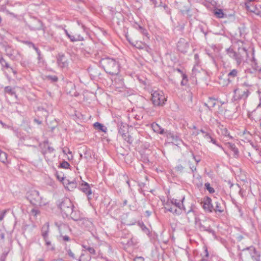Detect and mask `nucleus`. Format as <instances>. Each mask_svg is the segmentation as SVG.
Segmentation results:
<instances>
[{
    "instance_id": "nucleus-1",
    "label": "nucleus",
    "mask_w": 261,
    "mask_h": 261,
    "mask_svg": "<svg viewBox=\"0 0 261 261\" xmlns=\"http://www.w3.org/2000/svg\"><path fill=\"white\" fill-rule=\"evenodd\" d=\"M99 63L105 71L110 74L116 75L119 72L120 63L115 59L110 58H103L101 59Z\"/></svg>"
},
{
    "instance_id": "nucleus-2",
    "label": "nucleus",
    "mask_w": 261,
    "mask_h": 261,
    "mask_svg": "<svg viewBox=\"0 0 261 261\" xmlns=\"http://www.w3.org/2000/svg\"><path fill=\"white\" fill-rule=\"evenodd\" d=\"M238 46L237 51L236 62L240 65L242 62L247 60L248 58V53L246 47L244 45V42L239 40L236 42Z\"/></svg>"
},
{
    "instance_id": "nucleus-3",
    "label": "nucleus",
    "mask_w": 261,
    "mask_h": 261,
    "mask_svg": "<svg viewBox=\"0 0 261 261\" xmlns=\"http://www.w3.org/2000/svg\"><path fill=\"white\" fill-rule=\"evenodd\" d=\"M151 100L154 107H162L165 104L167 99L162 91L153 90Z\"/></svg>"
},
{
    "instance_id": "nucleus-4",
    "label": "nucleus",
    "mask_w": 261,
    "mask_h": 261,
    "mask_svg": "<svg viewBox=\"0 0 261 261\" xmlns=\"http://www.w3.org/2000/svg\"><path fill=\"white\" fill-rule=\"evenodd\" d=\"M28 199L34 205L41 206L46 204V202L40 195L39 192L36 190L31 191L28 195Z\"/></svg>"
},
{
    "instance_id": "nucleus-5",
    "label": "nucleus",
    "mask_w": 261,
    "mask_h": 261,
    "mask_svg": "<svg viewBox=\"0 0 261 261\" xmlns=\"http://www.w3.org/2000/svg\"><path fill=\"white\" fill-rule=\"evenodd\" d=\"M59 206L62 212L67 217L69 216V214L72 213V209L74 208L72 202L68 198H63L59 203Z\"/></svg>"
},
{
    "instance_id": "nucleus-6",
    "label": "nucleus",
    "mask_w": 261,
    "mask_h": 261,
    "mask_svg": "<svg viewBox=\"0 0 261 261\" xmlns=\"http://www.w3.org/2000/svg\"><path fill=\"white\" fill-rule=\"evenodd\" d=\"M184 198L182 199V201L178 200L175 199H172L171 200V203L172 205L176 207V208H182V211L184 210L185 212L187 215V218L188 219V221L190 222V217H192L195 216V212L193 210V209L190 207V209L187 211L185 207H184L182 201L184 200Z\"/></svg>"
},
{
    "instance_id": "nucleus-7",
    "label": "nucleus",
    "mask_w": 261,
    "mask_h": 261,
    "mask_svg": "<svg viewBox=\"0 0 261 261\" xmlns=\"http://www.w3.org/2000/svg\"><path fill=\"white\" fill-rule=\"evenodd\" d=\"M233 93L234 95L233 96V99L234 100H239L241 99L246 100L250 94L248 89L243 90L241 88H237L234 89Z\"/></svg>"
},
{
    "instance_id": "nucleus-8",
    "label": "nucleus",
    "mask_w": 261,
    "mask_h": 261,
    "mask_svg": "<svg viewBox=\"0 0 261 261\" xmlns=\"http://www.w3.org/2000/svg\"><path fill=\"white\" fill-rule=\"evenodd\" d=\"M248 250L253 261H260V252L257 251L254 247L251 246L246 247L242 251Z\"/></svg>"
},
{
    "instance_id": "nucleus-9",
    "label": "nucleus",
    "mask_w": 261,
    "mask_h": 261,
    "mask_svg": "<svg viewBox=\"0 0 261 261\" xmlns=\"http://www.w3.org/2000/svg\"><path fill=\"white\" fill-rule=\"evenodd\" d=\"M239 72V70L237 69L230 70L227 73V79L223 81V83H222L223 86H227L234 81L236 78L238 77Z\"/></svg>"
},
{
    "instance_id": "nucleus-10",
    "label": "nucleus",
    "mask_w": 261,
    "mask_h": 261,
    "mask_svg": "<svg viewBox=\"0 0 261 261\" xmlns=\"http://www.w3.org/2000/svg\"><path fill=\"white\" fill-rule=\"evenodd\" d=\"M166 135L169 141L175 145L178 146L183 143L182 140L177 135L174 134L171 132L166 131Z\"/></svg>"
},
{
    "instance_id": "nucleus-11",
    "label": "nucleus",
    "mask_w": 261,
    "mask_h": 261,
    "mask_svg": "<svg viewBox=\"0 0 261 261\" xmlns=\"http://www.w3.org/2000/svg\"><path fill=\"white\" fill-rule=\"evenodd\" d=\"M202 203V207L205 211L208 213H212L214 211V206L212 203V199L209 197L204 198Z\"/></svg>"
},
{
    "instance_id": "nucleus-12",
    "label": "nucleus",
    "mask_w": 261,
    "mask_h": 261,
    "mask_svg": "<svg viewBox=\"0 0 261 261\" xmlns=\"http://www.w3.org/2000/svg\"><path fill=\"white\" fill-rule=\"evenodd\" d=\"M189 47L188 42L184 38H180L177 42V48L181 53H187Z\"/></svg>"
},
{
    "instance_id": "nucleus-13",
    "label": "nucleus",
    "mask_w": 261,
    "mask_h": 261,
    "mask_svg": "<svg viewBox=\"0 0 261 261\" xmlns=\"http://www.w3.org/2000/svg\"><path fill=\"white\" fill-rule=\"evenodd\" d=\"M245 8L247 11H249L252 13H254L255 15L261 17V11L260 7L255 6H252L250 3H245Z\"/></svg>"
},
{
    "instance_id": "nucleus-14",
    "label": "nucleus",
    "mask_w": 261,
    "mask_h": 261,
    "mask_svg": "<svg viewBox=\"0 0 261 261\" xmlns=\"http://www.w3.org/2000/svg\"><path fill=\"white\" fill-rule=\"evenodd\" d=\"M82 247L84 250L87 251L91 255H93L94 257H102L101 254L99 252L97 254L96 250L90 245L83 244L82 245Z\"/></svg>"
},
{
    "instance_id": "nucleus-15",
    "label": "nucleus",
    "mask_w": 261,
    "mask_h": 261,
    "mask_svg": "<svg viewBox=\"0 0 261 261\" xmlns=\"http://www.w3.org/2000/svg\"><path fill=\"white\" fill-rule=\"evenodd\" d=\"M80 189L89 197L92 194L90 185L87 182L83 181L80 186Z\"/></svg>"
},
{
    "instance_id": "nucleus-16",
    "label": "nucleus",
    "mask_w": 261,
    "mask_h": 261,
    "mask_svg": "<svg viewBox=\"0 0 261 261\" xmlns=\"http://www.w3.org/2000/svg\"><path fill=\"white\" fill-rule=\"evenodd\" d=\"M78 224L88 229H90L93 227V223L91 220L86 218H82L78 222Z\"/></svg>"
},
{
    "instance_id": "nucleus-17",
    "label": "nucleus",
    "mask_w": 261,
    "mask_h": 261,
    "mask_svg": "<svg viewBox=\"0 0 261 261\" xmlns=\"http://www.w3.org/2000/svg\"><path fill=\"white\" fill-rule=\"evenodd\" d=\"M224 205L223 201L221 200H217L215 202V207H214V211L215 213H222L224 211Z\"/></svg>"
},
{
    "instance_id": "nucleus-18",
    "label": "nucleus",
    "mask_w": 261,
    "mask_h": 261,
    "mask_svg": "<svg viewBox=\"0 0 261 261\" xmlns=\"http://www.w3.org/2000/svg\"><path fill=\"white\" fill-rule=\"evenodd\" d=\"M48 141H44L43 143V148L42 149V152L44 156L46 157V154L48 153H52L54 152L55 149L53 147L49 146L48 145Z\"/></svg>"
},
{
    "instance_id": "nucleus-19",
    "label": "nucleus",
    "mask_w": 261,
    "mask_h": 261,
    "mask_svg": "<svg viewBox=\"0 0 261 261\" xmlns=\"http://www.w3.org/2000/svg\"><path fill=\"white\" fill-rule=\"evenodd\" d=\"M57 63L58 66L61 68L66 67L68 63L64 55L59 56L57 59Z\"/></svg>"
},
{
    "instance_id": "nucleus-20",
    "label": "nucleus",
    "mask_w": 261,
    "mask_h": 261,
    "mask_svg": "<svg viewBox=\"0 0 261 261\" xmlns=\"http://www.w3.org/2000/svg\"><path fill=\"white\" fill-rule=\"evenodd\" d=\"M36 25H29L30 29L32 31L41 30H42L44 32V27L42 22L39 20H36Z\"/></svg>"
},
{
    "instance_id": "nucleus-21",
    "label": "nucleus",
    "mask_w": 261,
    "mask_h": 261,
    "mask_svg": "<svg viewBox=\"0 0 261 261\" xmlns=\"http://www.w3.org/2000/svg\"><path fill=\"white\" fill-rule=\"evenodd\" d=\"M65 33L66 34V36L70 39V41L72 42H75V41H83L84 38L83 36L79 35L76 37L74 36L71 35V34H69V33L68 32L67 30H64Z\"/></svg>"
},
{
    "instance_id": "nucleus-22",
    "label": "nucleus",
    "mask_w": 261,
    "mask_h": 261,
    "mask_svg": "<svg viewBox=\"0 0 261 261\" xmlns=\"http://www.w3.org/2000/svg\"><path fill=\"white\" fill-rule=\"evenodd\" d=\"M69 216H70L72 220L75 221H78V222L82 218L81 217L80 212L78 211L74 210V208L72 209V213L69 214Z\"/></svg>"
},
{
    "instance_id": "nucleus-23",
    "label": "nucleus",
    "mask_w": 261,
    "mask_h": 261,
    "mask_svg": "<svg viewBox=\"0 0 261 261\" xmlns=\"http://www.w3.org/2000/svg\"><path fill=\"white\" fill-rule=\"evenodd\" d=\"M132 45L138 49H145L147 51L150 49L148 46L141 41H136L135 43H132Z\"/></svg>"
},
{
    "instance_id": "nucleus-24",
    "label": "nucleus",
    "mask_w": 261,
    "mask_h": 261,
    "mask_svg": "<svg viewBox=\"0 0 261 261\" xmlns=\"http://www.w3.org/2000/svg\"><path fill=\"white\" fill-rule=\"evenodd\" d=\"M151 127L154 132L159 133L160 134H166V131L162 128L158 124L156 123H153L151 124Z\"/></svg>"
},
{
    "instance_id": "nucleus-25",
    "label": "nucleus",
    "mask_w": 261,
    "mask_h": 261,
    "mask_svg": "<svg viewBox=\"0 0 261 261\" xmlns=\"http://www.w3.org/2000/svg\"><path fill=\"white\" fill-rule=\"evenodd\" d=\"M201 70V69L198 66H195L192 69V76L197 79L199 77Z\"/></svg>"
},
{
    "instance_id": "nucleus-26",
    "label": "nucleus",
    "mask_w": 261,
    "mask_h": 261,
    "mask_svg": "<svg viewBox=\"0 0 261 261\" xmlns=\"http://www.w3.org/2000/svg\"><path fill=\"white\" fill-rule=\"evenodd\" d=\"M93 126L96 129H97L102 132L106 133L107 130V127L98 122H95L93 124Z\"/></svg>"
},
{
    "instance_id": "nucleus-27",
    "label": "nucleus",
    "mask_w": 261,
    "mask_h": 261,
    "mask_svg": "<svg viewBox=\"0 0 261 261\" xmlns=\"http://www.w3.org/2000/svg\"><path fill=\"white\" fill-rule=\"evenodd\" d=\"M168 211L174 214L179 215L182 213V208H176V206L171 204V207L168 209Z\"/></svg>"
},
{
    "instance_id": "nucleus-28",
    "label": "nucleus",
    "mask_w": 261,
    "mask_h": 261,
    "mask_svg": "<svg viewBox=\"0 0 261 261\" xmlns=\"http://www.w3.org/2000/svg\"><path fill=\"white\" fill-rule=\"evenodd\" d=\"M128 133V128L126 126L121 125L118 129V133L122 137H125V134Z\"/></svg>"
},
{
    "instance_id": "nucleus-29",
    "label": "nucleus",
    "mask_w": 261,
    "mask_h": 261,
    "mask_svg": "<svg viewBox=\"0 0 261 261\" xmlns=\"http://www.w3.org/2000/svg\"><path fill=\"white\" fill-rule=\"evenodd\" d=\"M199 228L201 230L205 231L208 232L210 233H212L213 235H215V231L211 228L210 226L206 227L202 224H199Z\"/></svg>"
},
{
    "instance_id": "nucleus-30",
    "label": "nucleus",
    "mask_w": 261,
    "mask_h": 261,
    "mask_svg": "<svg viewBox=\"0 0 261 261\" xmlns=\"http://www.w3.org/2000/svg\"><path fill=\"white\" fill-rule=\"evenodd\" d=\"M5 92L9 94V95H10L11 96L14 95L16 98H17V97L14 89L12 88L10 86H6L5 88Z\"/></svg>"
},
{
    "instance_id": "nucleus-31",
    "label": "nucleus",
    "mask_w": 261,
    "mask_h": 261,
    "mask_svg": "<svg viewBox=\"0 0 261 261\" xmlns=\"http://www.w3.org/2000/svg\"><path fill=\"white\" fill-rule=\"evenodd\" d=\"M226 51L227 55H228V56L234 59L236 61V57H237V52L236 51H234V50L230 47L227 48L226 49Z\"/></svg>"
},
{
    "instance_id": "nucleus-32",
    "label": "nucleus",
    "mask_w": 261,
    "mask_h": 261,
    "mask_svg": "<svg viewBox=\"0 0 261 261\" xmlns=\"http://www.w3.org/2000/svg\"><path fill=\"white\" fill-rule=\"evenodd\" d=\"M67 181H68V183L67 184L66 188H67V189H68V190L72 191L75 188H76V187L77 186V184L74 180L69 181L68 180Z\"/></svg>"
},
{
    "instance_id": "nucleus-33",
    "label": "nucleus",
    "mask_w": 261,
    "mask_h": 261,
    "mask_svg": "<svg viewBox=\"0 0 261 261\" xmlns=\"http://www.w3.org/2000/svg\"><path fill=\"white\" fill-rule=\"evenodd\" d=\"M124 141L127 142L128 144H131L134 141L133 137L130 135L128 133L125 134V137H122Z\"/></svg>"
},
{
    "instance_id": "nucleus-34",
    "label": "nucleus",
    "mask_w": 261,
    "mask_h": 261,
    "mask_svg": "<svg viewBox=\"0 0 261 261\" xmlns=\"http://www.w3.org/2000/svg\"><path fill=\"white\" fill-rule=\"evenodd\" d=\"M0 161L3 163L7 162V154L6 152L0 150Z\"/></svg>"
},
{
    "instance_id": "nucleus-35",
    "label": "nucleus",
    "mask_w": 261,
    "mask_h": 261,
    "mask_svg": "<svg viewBox=\"0 0 261 261\" xmlns=\"http://www.w3.org/2000/svg\"><path fill=\"white\" fill-rule=\"evenodd\" d=\"M45 79L54 83L58 81V77L56 75H47L45 76Z\"/></svg>"
},
{
    "instance_id": "nucleus-36",
    "label": "nucleus",
    "mask_w": 261,
    "mask_h": 261,
    "mask_svg": "<svg viewBox=\"0 0 261 261\" xmlns=\"http://www.w3.org/2000/svg\"><path fill=\"white\" fill-rule=\"evenodd\" d=\"M230 148L231 150L234 153V156L235 157H237L238 156L239 154V151L238 148H236L234 144H232L230 145Z\"/></svg>"
},
{
    "instance_id": "nucleus-37",
    "label": "nucleus",
    "mask_w": 261,
    "mask_h": 261,
    "mask_svg": "<svg viewBox=\"0 0 261 261\" xmlns=\"http://www.w3.org/2000/svg\"><path fill=\"white\" fill-rule=\"evenodd\" d=\"M215 15L218 18H223L224 17V13L221 9H217L215 11Z\"/></svg>"
},
{
    "instance_id": "nucleus-38",
    "label": "nucleus",
    "mask_w": 261,
    "mask_h": 261,
    "mask_svg": "<svg viewBox=\"0 0 261 261\" xmlns=\"http://www.w3.org/2000/svg\"><path fill=\"white\" fill-rule=\"evenodd\" d=\"M204 249V256H203L201 259L202 261H206L207 260V258L209 256L208 250L207 248V247L204 246L203 247Z\"/></svg>"
},
{
    "instance_id": "nucleus-39",
    "label": "nucleus",
    "mask_w": 261,
    "mask_h": 261,
    "mask_svg": "<svg viewBox=\"0 0 261 261\" xmlns=\"http://www.w3.org/2000/svg\"><path fill=\"white\" fill-rule=\"evenodd\" d=\"M205 189L210 192L211 194H213L215 192V190L213 188L211 187V185L208 182H206L204 185Z\"/></svg>"
},
{
    "instance_id": "nucleus-40",
    "label": "nucleus",
    "mask_w": 261,
    "mask_h": 261,
    "mask_svg": "<svg viewBox=\"0 0 261 261\" xmlns=\"http://www.w3.org/2000/svg\"><path fill=\"white\" fill-rule=\"evenodd\" d=\"M208 103L210 107V109H211L212 108L214 107L216 105L215 99L212 97H209L208 100Z\"/></svg>"
},
{
    "instance_id": "nucleus-41",
    "label": "nucleus",
    "mask_w": 261,
    "mask_h": 261,
    "mask_svg": "<svg viewBox=\"0 0 261 261\" xmlns=\"http://www.w3.org/2000/svg\"><path fill=\"white\" fill-rule=\"evenodd\" d=\"M252 67L255 70L258 71L259 69H261L259 68V67L257 65V64L256 62L255 59H254V57L252 58Z\"/></svg>"
},
{
    "instance_id": "nucleus-42",
    "label": "nucleus",
    "mask_w": 261,
    "mask_h": 261,
    "mask_svg": "<svg viewBox=\"0 0 261 261\" xmlns=\"http://www.w3.org/2000/svg\"><path fill=\"white\" fill-rule=\"evenodd\" d=\"M138 28L137 29L140 31V32L144 35L146 36H147L148 35V33H147V31L144 28H143L142 27H141V25H138Z\"/></svg>"
},
{
    "instance_id": "nucleus-43",
    "label": "nucleus",
    "mask_w": 261,
    "mask_h": 261,
    "mask_svg": "<svg viewBox=\"0 0 261 261\" xmlns=\"http://www.w3.org/2000/svg\"><path fill=\"white\" fill-rule=\"evenodd\" d=\"M159 6L163 7L167 13L170 14V9L167 5L163 4L162 2H161Z\"/></svg>"
},
{
    "instance_id": "nucleus-44",
    "label": "nucleus",
    "mask_w": 261,
    "mask_h": 261,
    "mask_svg": "<svg viewBox=\"0 0 261 261\" xmlns=\"http://www.w3.org/2000/svg\"><path fill=\"white\" fill-rule=\"evenodd\" d=\"M60 167L62 168L68 169L70 167V164L66 161H63L60 164Z\"/></svg>"
},
{
    "instance_id": "nucleus-45",
    "label": "nucleus",
    "mask_w": 261,
    "mask_h": 261,
    "mask_svg": "<svg viewBox=\"0 0 261 261\" xmlns=\"http://www.w3.org/2000/svg\"><path fill=\"white\" fill-rule=\"evenodd\" d=\"M28 44H30L31 46H32V47L36 50V51L37 52L38 55H39V56H40V54H41V52L40 51V50L38 49V48H37L35 45V44L32 43V42H28Z\"/></svg>"
},
{
    "instance_id": "nucleus-46",
    "label": "nucleus",
    "mask_w": 261,
    "mask_h": 261,
    "mask_svg": "<svg viewBox=\"0 0 261 261\" xmlns=\"http://www.w3.org/2000/svg\"><path fill=\"white\" fill-rule=\"evenodd\" d=\"M20 64L23 67H26L29 65L30 62L29 60L22 59L20 61Z\"/></svg>"
},
{
    "instance_id": "nucleus-47",
    "label": "nucleus",
    "mask_w": 261,
    "mask_h": 261,
    "mask_svg": "<svg viewBox=\"0 0 261 261\" xmlns=\"http://www.w3.org/2000/svg\"><path fill=\"white\" fill-rule=\"evenodd\" d=\"M185 167L180 165V164H179L178 165H177L175 167V169L176 171L177 172H179L180 173H181L184 169Z\"/></svg>"
},
{
    "instance_id": "nucleus-48",
    "label": "nucleus",
    "mask_w": 261,
    "mask_h": 261,
    "mask_svg": "<svg viewBox=\"0 0 261 261\" xmlns=\"http://www.w3.org/2000/svg\"><path fill=\"white\" fill-rule=\"evenodd\" d=\"M188 82V79L187 75L185 74H182V80L181 82V85L182 86H185L187 85Z\"/></svg>"
},
{
    "instance_id": "nucleus-49",
    "label": "nucleus",
    "mask_w": 261,
    "mask_h": 261,
    "mask_svg": "<svg viewBox=\"0 0 261 261\" xmlns=\"http://www.w3.org/2000/svg\"><path fill=\"white\" fill-rule=\"evenodd\" d=\"M45 241V243H46V245L48 246V247H50L49 248V249L51 250H55V247L51 245V242L48 241L47 239H46V240H44Z\"/></svg>"
},
{
    "instance_id": "nucleus-50",
    "label": "nucleus",
    "mask_w": 261,
    "mask_h": 261,
    "mask_svg": "<svg viewBox=\"0 0 261 261\" xmlns=\"http://www.w3.org/2000/svg\"><path fill=\"white\" fill-rule=\"evenodd\" d=\"M39 213V211L35 208L31 211V214L34 216H36Z\"/></svg>"
},
{
    "instance_id": "nucleus-51",
    "label": "nucleus",
    "mask_w": 261,
    "mask_h": 261,
    "mask_svg": "<svg viewBox=\"0 0 261 261\" xmlns=\"http://www.w3.org/2000/svg\"><path fill=\"white\" fill-rule=\"evenodd\" d=\"M7 210H4L0 212V221H2L6 215Z\"/></svg>"
},
{
    "instance_id": "nucleus-52",
    "label": "nucleus",
    "mask_w": 261,
    "mask_h": 261,
    "mask_svg": "<svg viewBox=\"0 0 261 261\" xmlns=\"http://www.w3.org/2000/svg\"><path fill=\"white\" fill-rule=\"evenodd\" d=\"M189 167L192 171V172L194 174V172L196 171V167L193 165L192 164L189 162Z\"/></svg>"
},
{
    "instance_id": "nucleus-53",
    "label": "nucleus",
    "mask_w": 261,
    "mask_h": 261,
    "mask_svg": "<svg viewBox=\"0 0 261 261\" xmlns=\"http://www.w3.org/2000/svg\"><path fill=\"white\" fill-rule=\"evenodd\" d=\"M67 254L70 257H71L73 259H74L75 258L74 254L71 251V249H67Z\"/></svg>"
},
{
    "instance_id": "nucleus-54",
    "label": "nucleus",
    "mask_w": 261,
    "mask_h": 261,
    "mask_svg": "<svg viewBox=\"0 0 261 261\" xmlns=\"http://www.w3.org/2000/svg\"><path fill=\"white\" fill-rule=\"evenodd\" d=\"M171 207V201L170 202L169 201H167L166 202V203L165 204V208L167 211H168V209L170 210Z\"/></svg>"
},
{
    "instance_id": "nucleus-55",
    "label": "nucleus",
    "mask_w": 261,
    "mask_h": 261,
    "mask_svg": "<svg viewBox=\"0 0 261 261\" xmlns=\"http://www.w3.org/2000/svg\"><path fill=\"white\" fill-rule=\"evenodd\" d=\"M203 137H204L205 139L207 140L208 141H211V139L212 138V137L210 135V134H208L207 132L206 133H205V134L203 135Z\"/></svg>"
},
{
    "instance_id": "nucleus-56",
    "label": "nucleus",
    "mask_w": 261,
    "mask_h": 261,
    "mask_svg": "<svg viewBox=\"0 0 261 261\" xmlns=\"http://www.w3.org/2000/svg\"><path fill=\"white\" fill-rule=\"evenodd\" d=\"M209 142H212L214 144L217 145V146L221 147V148H223L221 146H220L218 144H217V141L213 138L211 139V141H209Z\"/></svg>"
},
{
    "instance_id": "nucleus-57",
    "label": "nucleus",
    "mask_w": 261,
    "mask_h": 261,
    "mask_svg": "<svg viewBox=\"0 0 261 261\" xmlns=\"http://www.w3.org/2000/svg\"><path fill=\"white\" fill-rule=\"evenodd\" d=\"M42 236L44 240L47 239L48 238V231H43L42 232Z\"/></svg>"
},
{
    "instance_id": "nucleus-58",
    "label": "nucleus",
    "mask_w": 261,
    "mask_h": 261,
    "mask_svg": "<svg viewBox=\"0 0 261 261\" xmlns=\"http://www.w3.org/2000/svg\"><path fill=\"white\" fill-rule=\"evenodd\" d=\"M61 237L62 238L63 240L64 241H69L70 240V238L68 236H63L61 234Z\"/></svg>"
},
{
    "instance_id": "nucleus-59",
    "label": "nucleus",
    "mask_w": 261,
    "mask_h": 261,
    "mask_svg": "<svg viewBox=\"0 0 261 261\" xmlns=\"http://www.w3.org/2000/svg\"><path fill=\"white\" fill-rule=\"evenodd\" d=\"M192 157H193V159L195 160V161L196 162L197 164H198V163L200 161V159L196 158L193 153H192Z\"/></svg>"
},
{
    "instance_id": "nucleus-60",
    "label": "nucleus",
    "mask_w": 261,
    "mask_h": 261,
    "mask_svg": "<svg viewBox=\"0 0 261 261\" xmlns=\"http://www.w3.org/2000/svg\"><path fill=\"white\" fill-rule=\"evenodd\" d=\"M144 258L142 257H136L135 258H134V261H144Z\"/></svg>"
},
{
    "instance_id": "nucleus-61",
    "label": "nucleus",
    "mask_w": 261,
    "mask_h": 261,
    "mask_svg": "<svg viewBox=\"0 0 261 261\" xmlns=\"http://www.w3.org/2000/svg\"><path fill=\"white\" fill-rule=\"evenodd\" d=\"M200 133H201L203 134V135L206 133V132H205L203 129H201L200 130H198L196 133H195L196 135H198Z\"/></svg>"
},
{
    "instance_id": "nucleus-62",
    "label": "nucleus",
    "mask_w": 261,
    "mask_h": 261,
    "mask_svg": "<svg viewBox=\"0 0 261 261\" xmlns=\"http://www.w3.org/2000/svg\"><path fill=\"white\" fill-rule=\"evenodd\" d=\"M6 62V60L3 58V57L1 58V60H0V64L3 67L4 66Z\"/></svg>"
},
{
    "instance_id": "nucleus-63",
    "label": "nucleus",
    "mask_w": 261,
    "mask_h": 261,
    "mask_svg": "<svg viewBox=\"0 0 261 261\" xmlns=\"http://www.w3.org/2000/svg\"><path fill=\"white\" fill-rule=\"evenodd\" d=\"M258 97L259 99V103L257 106V108L261 107V92L258 91Z\"/></svg>"
},
{
    "instance_id": "nucleus-64",
    "label": "nucleus",
    "mask_w": 261,
    "mask_h": 261,
    "mask_svg": "<svg viewBox=\"0 0 261 261\" xmlns=\"http://www.w3.org/2000/svg\"><path fill=\"white\" fill-rule=\"evenodd\" d=\"M5 238V233L2 231H0V239L4 240Z\"/></svg>"
}]
</instances>
